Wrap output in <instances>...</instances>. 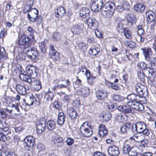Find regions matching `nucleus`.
Listing matches in <instances>:
<instances>
[{"label":"nucleus","instance_id":"obj_15","mask_svg":"<svg viewBox=\"0 0 156 156\" xmlns=\"http://www.w3.org/2000/svg\"><path fill=\"white\" fill-rule=\"evenodd\" d=\"M86 23L89 27L92 28L93 27H96L98 26V21L94 17H89L86 20Z\"/></svg>","mask_w":156,"mask_h":156},{"label":"nucleus","instance_id":"obj_23","mask_svg":"<svg viewBox=\"0 0 156 156\" xmlns=\"http://www.w3.org/2000/svg\"><path fill=\"white\" fill-rule=\"evenodd\" d=\"M103 122H107L111 118V115L109 112H103L100 115Z\"/></svg>","mask_w":156,"mask_h":156},{"label":"nucleus","instance_id":"obj_21","mask_svg":"<svg viewBox=\"0 0 156 156\" xmlns=\"http://www.w3.org/2000/svg\"><path fill=\"white\" fill-rule=\"evenodd\" d=\"M90 14V10L87 7H82L80 9V16L83 18H85L87 16H88Z\"/></svg>","mask_w":156,"mask_h":156},{"label":"nucleus","instance_id":"obj_60","mask_svg":"<svg viewBox=\"0 0 156 156\" xmlns=\"http://www.w3.org/2000/svg\"><path fill=\"white\" fill-rule=\"evenodd\" d=\"M15 130L16 132L17 133H20L23 131V129L21 127L19 126L15 128Z\"/></svg>","mask_w":156,"mask_h":156},{"label":"nucleus","instance_id":"obj_7","mask_svg":"<svg viewBox=\"0 0 156 156\" xmlns=\"http://www.w3.org/2000/svg\"><path fill=\"white\" fill-rule=\"evenodd\" d=\"M103 4V0H91L90 7L91 10L96 12L102 9Z\"/></svg>","mask_w":156,"mask_h":156},{"label":"nucleus","instance_id":"obj_8","mask_svg":"<svg viewBox=\"0 0 156 156\" xmlns=\"http://www.w3.org/2000/svg\"><path fill=\"white\" fill-rule=\"evenodd\" d=\"M46 120L44 118H42L38 121L36 124L37 132L39 134H41L46 128Z\"/></svg>","mask_w":156,"mask_h":156},{"label":"nucleus","instance_id":"obj_26","mask_svg":"<svg viewBox=\"0 0 156 156\" xmlns=\"http://www.w3.org/2000/svg\"><path fill=\"white\" fill-rule=\"evenodd\" d=\"M137 129V133H141L144 128H146V125L144 122H137L136 123Z\"/></svg>","mask_w":156,"mask_h":156},{"label":"nucleus","instance_id":"obj_43","mask_svg":"<svg viewBox=\"0 0 156 156\" xmlns=\"http://www.w3.org/2000/svg\"><path fill=\"white\" fill-rule=\"evenodd\" d=\"M137 75L140 78L141 80L142 81H145L144 77H148L150 75H148V76L147 77L146 76V75L143 72H138Z\"/></svg>","mask_w":156,"mask_h":156},{"label":"nucleus","instance_id":"obj_41","mask_svg":"<svg viewBox=\"0 0 156 156\" xmlns=\"http://www.w3.org/2000/svg\"><path fill=\"white\" fill-rule=\"evenodd\" d=\"M99 52V49L98 48L90 49L89 51V53L92 55L95 56Z\"/></svg>","mask_w":156,"mask_h":156},{"label":"nucleus","instance_id":"obj_12","mask_svg":"<svg viewBox=\"0 0 156 156\" xmlns=\"http://www.w3.org/2000/svg\"><path fill=\"white\" fill-rule=\"evenodd\" d=\"M38 11L35 8H32L30 13H28V18L31 21L35 22L38 19Z\"/></svg>","mask_w":156,"mask_h":156},{"label":"nucleus","instance_id":"obj_33","mask_svg":"<svg viewBox=\"0 0 156 156\" xmlns=\"http://www.w3.org/2000/svg\"><path fill=\"white\" fill-rule=\"evenodd\" d=\"M77 113L72 108L69 109V116L71 119H75L77 116Z\"/></svg>","mask_w":156,"mask_h":156},{"label":"nucleus","instance_id":"obj_29","mask_svg":"<svg viewBox=\"0 0 156 156\" xmlns=\"http://www.w3.org/2000/svg\"><path fill=\"white\" fill-rule=\"evenodd\" d=\"M49 56L50 58L52 59L54 61H57L59 58V53L56 50H55V51H53L49 52Z\"/></svg>","mask_w":156,"mask_h":156},{"label":"nucleus","instance_id":"obj_13","mask_svg":"<svg viewBox=\"0 0 156 156\" xmlns=\"http://www.w3.org/2000/svg\"><path fill=\"white\" fill-rule=\"evenodd\" d=\"M27 55L33 61H34L38 55V53L36 48H29L27 52Z\"/></svg>","mask_w":156,"mask_h":156},{"label":"nucleus","instance_id":"obj_4","mask_svg":"<svg viewBox=\"0 0 156 156\" xmlns=\"http://www.w3.org/2000/svg\"><path fill=\"white\" fill-rule=\"evenodd\" d=\"M34 40V37L32 34L29 35H24L19 38V44L24 46V48H27L31 45L32 42Z\"/></svg>","mask_w":156,"mask_h":156},{"label":"nucleus","instance_id":"obj_39","mask_svg":"<svg viewBox=\"0 0 156 156\" xmlns=\"http://www.w3.org/2000/svg\"><path fill=\"white\" fill-rule=\"evenodd\" d=\"M53 140L55 143H61L63 139L59 135L55 134L53 136Z\"/></svg>","mask_w":156,"mask_h":156},{"label":"nucleus","instance_id":"obj_36","mask_svg":"<svg viewBox=\"0 0 156 156\" xmlns=\"http://www.w3.org/2000/svg\"><path fill=\"white\" fill-rule=\"evenodd\" d=\"M31 3L30 4H27L24 7L23 11L24 13H26L28 12V13H30L31 11V7L33 6V2H31Z\"/></svg>","mask_w":156,"mask_h":156},{"label":"nucleus","instance_id":"obj_62","mask_svg":"<svg viewBox=\"0 0 156 156\" xmlns=\"http://www.w3.org/2000/svg\"><path fill=\"white\" fill-rule=\"evenodd\" d=\"M95 33L96 35L98 38H102L103 37V35L102 33L98 30H96L95 31Z\"/></svg>","mask_w":156,"mask_h":156},{"label":"nucleus","instance_id":"obj_22","mask_svg":"<svg viewBox=\"0 0 156 156\" xmlns=\"http://www.w3.org/2000/svg\"><path fill=\"white\" fill-rule=\"evenodd\" d=\"M85 74L87 78L88 83L90 85H92L93 81L96 78L95 76H91L90 75V72L89 69L85 70Z\"/></svg>","mask_w":156,"mask_h":156},{"label":"nucleus","instance_id":"obj_31","mask_svg":"<svg viewBox=\"0 0 156 156\" xmlns=\"http://www.w3.org/2000/svg\"><path fill=\"white\" fill-rule=\"evenodd\" d=\"M139 98V95L132 93L128 95L127 98L131 101L130 102H133L137 101Z\"/></svg>","mask_w":156,"mask_h":156},{"label":"nucleus","instance_id":"obj_47","mask_svg":"<svg viewBox=\"0 0 156 156\" xmlns=\"http://www.w3.org/2000/svg\"><path fill=\"white\" fill-rule=\"evenodd\" d=\"M149 64L150 66L148 67V69H149L148 70V74L151 75L150 77H151V76H153V73L156 72V70H155L152 69L151 63H149Z\"/></svg>","mask_w":156,"mask_h":156},{"label":"nucleus","instance_id":"obj_45","mask_svg":"<svg viewBox=\"0 0 156 156\" xmlns=\"http://www.w3.org/2000/svg\"><path fill=\"white\" fill-rule=\"evenodd\" d=\"M36 101V99L33 96L30 97V99L28 101V103L26 104L28 106L32 105H33L34 103Z\"/></svg>","mask_w":156,"mask_h":156},{"label":"nucleus","instance_id":"obj_58","mask_svg":"<svg viewBox=\"0 0 156 156\" xmlns=\"http://www.w3.org/2000/svg\"><path fill=\"white\" fill-rule=\"evenodd\" d=\"M147 64L144 62H142L140 63V66L144 70L147 69L148 67H147Z\"/></svg>","mask_w":156,"mask_h":156},{"label":"nucleus","instance_id":"obj_11","mask_svg":"<svg viewBox=\"0 0 156 156\" xmlns=\"http://www.w3.org/2000/svg\"><path fill=\"white\" fill-rule=\"evenodd\" d=\"M135 90L140 95L144 96V94H147V87L140 83L136 84L135 86Z\"/></svg>","mask_w":156,"mask_h":156},{"label":"nucleus","instance_id":"obj_3","mask_svg":"<svg viewBox=\"0 0 156 156\" xmlns=\"http://www.w3.org/2000/svg\"><path fill=\"white\" fill-rule=\"evenodd\" d=\"M141 50L146 61L150 63L152 67L156 66V57L153 55L151 49L146 47L142 48Z\"/></svg>","mask_w":156,"mask_h":156},{"label":"nucleus","instance_id":"obj_63","mask_svg":"<svg viewBox=\"0 0 156 156\" xmlns=\"http://www.w3.org/2000/svg\"><path fill=\"white\" fill-rule=\"evenodd\" d=\"M142 131H143L141 132V133H142L144 135H145L147 136L150 133L148 129L146 128H146H144Z\"/></svg>","mask_w":156,"mask_h":156},{"label":"nucleus","instance_id":"obj_54","mask_svg":"<svg viewBox=\"0 0 156 156\" xmlns=\"http://www.w3.org/2000/svg\"><path fill=\"white\" fill-rule=\"evenodd\" d=\"M35 82L37 84V85H35V86L34 87L35 89L36 90H38L41 89V85L40 82L39 81L37 80Z\"/></svg>","mask_w":156,"mask_h":156},{"label":"nucleus","instance_id":"obj_53","mask_svg":"<svg viewBox=\"0 0 156 156\" xmlns=\"http://www.w3.org/2000/svg\"><path fill=\"white\" fill-rule=\"evenodd\" d=\"M141 143L140 145V146L142 147V148H145V147H146L147 146V140H140Z\"/></svg>","mask_w":156,"mask_h":156},{"label":"nucleus","instance_id":"obj_24","mask_svg":"<svg viewBox=\"0 0 156 156\" xmlns=\"http://www.w3.org/2000/svg\"><path fill=\"white\" fill-rule=\"evenodd\" d=\"M145 9V6L141 3H138L134 6V10L139 13H142Z\"/></svg>","mask_w":156,"mask_h":156},{"label":"nucleus","instance_id":"obj_51","mask_svg":"<svg viewBox=\"0 0 156 156\" xmlns=\"http://www.w3.org/2000/svg\"><path fill=\"white\" fill-rule=\"evenodd\" d=\"M126 44L130 48H133V47H135L136 45V43L134 41H132L126 42Z\"/></svg>","mask_w":156,"mask_h":156},{"label":"nucleus","instance_id":"obj_5","mask_svg":"<svg viewBox=\"0 0 156 156\" xmlns=\"http://www.w3.org/2000/svg\"><path fill=\"white\" fill-rule=\"evenodd\" d=\"M88 122H84L80 128V131L82 135L86 137L91 136L93 133V128L90 126H88Z\"/></svg>","mask_w":156,"mask_h":156},{"label":"nucleus","instance_id":"obj_1","mask_svg":"<svg viewBox=\"0 0 156 156\" xmlns=\"http://www.w3.org/2000/svg\"><path fill=\"white\" fill-rule=\"evenodd\" d=\"M23 78L24 81L29 83L28 84L22 85L20 84H17L16 86V89L19 93L22 95H25L27 93V91L29 90L31 86L32 80L30 77L27 75H24Z\"/></svg>","mask_w":156,"mask_h":156},{"label":"nucleus","instance_id":"obj_52","mask_svg":"<svg viewBox=\"0 0 156 156\" xmlns=\"http://www.w3.org/2000/svg\"><path fill=\"white\" fill-rule=\"evenodd\" d=\"M6 52L3 47L0 48V58L5 56Z\"/></svg>","mask_w":156,"mask_h":156},{"label":"nucleus","instance_id":"obj_9","mask_svg":"<svg viewBox=\"0 0 156 156\" xmlns=\"http://www.w3.org/2000/svg\"><path fill=\"white\" fill-rule=\"evenodd\" d=\"M83 28V24L78 23L71 26L70 31L73 34H78L82 32Z\"/></svg>","mask_w":156,"mask_h":156},{"label":"nucleus","instance_id":"obj_50","mask_svg":"<svg viewBox=\"0 0 156 156\" xmlns=\"http://www.w3.org/2000/svg\"><path fill=\"white\" fill-rule=\"evenodd\" d=\"M53 94L52 93H49L46 94L45 97L47 101H52L53 98Z\"/></svg>","mask_w":156,"mask_h":156},{"label":"nucleus","instance_id":"obj_46","mask_svg":"<svg viewBox=\"0 0 156 156\" xmlns=\"http://www.w3.org/2000/svg\"><path fill=\"white\" fill-rule=\"evenodd\" d=\"M133 133H137V129L136 124L131 123L130 126V129Z\"/></svg>","mask_w":156,"mask_h":156},{"label":"nucleus","instance_id":"obj_14","mask_svg":"<svg viewBox=\"0 0 156 156\" xmlns=\"http://www.w3.org/2000/svg\"><path fill=\"white\" fill-rule=\"evenodd\" d=\"M129 105L130 108L132 109H135L138 111H142L144 110V105L140 103H139L137 101L133 102H130Z\"/></svg>","mask_w":156,"mask_h":156},{"label":"nucleus","instance_id":"obj_25","mask_svg":"<svg viewBox=\"0 0 156 156\" xmlns=\"http://www.w3.org/2000/svg\"><path fill=\"white\" fill-rule=\"evenodd\" d=\"M128 23L130 25H132L136 23V17L133 15H128L126 17Z\"/></svg>","mask_w":156,"mask_h":156},{"label":"nucleus","instance_id":"obj_44","mask_svg":"<svg viewBox=\"0 0 156 156\" xmlns=\"http://www.w3.org/2000/svg\"><path fill=\"white\" fill-rule=\"evenodd\" d=\"M61 37V35L60 33H54L52 38H53V41H58Z\"/></svg>","mask_w":156,"mask_h":156},{"label":"nucleus","instance_id":"obj_61","mask_svg":"<svg viewBox=\"0 0 156 156\" xmlns=\"http://www.w3.org/2000/svg\"><path fill=\"white\" fill-rule=\"evenodd\" d=\"M116 108L117 106L116 104H111V105H109L108 108L111 110L112 111H114Z\"/></svg>","mask_w":156,"mask_h":156},{"label":"nucleus","instance_id":"obj_55","mask_svg":"<svg viewBox=\"0 0 156 156\" xmlns=\"http://www.w3.org/2000/svg\"><path fill=\"white\" fill-rule=\"evenodd\" d=\"M53 105L54 107L58 109H60L61 108V105L57 101H55L53 103Z\"/></svg>","mask_w":156,"mask_h":156},{"label":"nucleus","instance_id":"obj_20","mask_svg":"<svg viewBox=\"0 0 156 156\" xmlns=\"http://www.w3.org/2000/svg\"><path fill=\"white\" fill-rule=\"evenodd\" d=\"M78 94L86 97L89 94V90L88 87H84L77 90Z\"/></svg>","mask_w":156,"mask_h":156},{"label":"nucleus","instance_id":"obj_6","mask_svg":"<svg viewBox=\"0 0 156 156\" xmlns=\"http://www.w3.org/2000/svg\"><path fill=\"white\" fill-rule=\"evenodd\" d=\"M118 109L119 111L125 115L126 117L129 116L130 114L134 113V110L130 108L129 102H128L126 105L119 106Z\"/></svg>","mask_w":156,"mask_h":156},{"label":"nucleus","instance_id":"obj_34","mask_svg":"<svg viewBox=\"0 0 156 156\" xmlns=\"http://www.w3.org/2000/svg\"><path fill=\"white\" fill-rule=\"evenodd\" d=\"M39 46L41 52L43 54V56L45 57L46 56L45 52H46L47 49L46 46L43 42L39 43Z\"/></svg>","mask_w":156,"mask_h":156},{"label":"nucleus","instance_id":"obj_2","mask_svg":"<svg viewBox=\"0 0 156 156\" xmlns=\"http://www.w3.org/2000/svg\"><path fill=\"white\" fill-rule=\"evenodd\" d=\"M115 9V5L112 2H106L102 7L101 14L104 17L110 18L113 15Z\"/></svg>","mask_w":156,"mask_h":156},{"label":"nucleus","instance_id":"obj_10","mask_svg":"<svg viewBox=\"0 0 156 156\" xmlns=\"http://www.w3.org/2000/svg\"><path fill=\"white\" fill-rule=\"evenodd\" d=\"M108 94L109 93L105 88L97 90L96 91V97L100 100L107 98Z\"/></svg>","mask_w":156,"mask_h":156},{"label":"nucleus","instance_id":"obj_27","mask_svg":"<svg viewBox=\"0 0 156 156\" xmlns=\"http://www.w3.org/2000/svg\"><path fill=\"white\" fill-rule=\"evenodd\" d=\"M47 125L48 129L50 131L53 130L56 128L55 122L53 120H48Z\"/></svg>","mask_w":156,"mask_h":156},{"label":"nucleus","instance_id":"obj_28","mask_svg":"<svg viewBox=\"0 0 156 156\" xmlns=\"http://www.w3.org/2000/svg\"><path fill=\"white\" fill-rule=\"evenodd\" d=\"M107 82L108 83L107 84L108 87H111L112 89L115 90H119L121 89V88L120 87L118 84L109 81H108Z\"/></svg>","mask_w":156,"mask_h":156},{"label":"nucleus","instance_id":"obj_30","mask_svg":"<svg viewBox=\"0 0 156 156\" xmlns=\"http://www.w3.org/2000/svg\"><path fill=\"white\" fill-rule=\"evenodd\" d=\"M57 13L55 14L57 17L59 18L63 16L65 13V10L62 7H60L57 9Z\"/></svg>","mask_w":156,"mask_h":156},{"label":"nucleus","instance_id":"obj_35","mask_svg":"<svg viewBox=\"0 0 156 156\" xmlns=\"http://www.w3.org/2000/svg\"><path fill=\"white\" fill-rule=\"evenodd\" d=\"M113 96L112 100L114 101L119 102L124 100L123 98L120 95L114 94Z\"/></svg>","mask_w":156,"mask_h":156},{"label":"nucleus","instance_id":"obj_32","mask_svg":"<svg viewBox=\"0 0 156 156\" xmlns=\"http://www.w3.org/2000/svg\"><path fill=\"white\" fill-rule=\"evenodd\" d=\"M78 49L82 52H85L87 49V46L86 43L81 42L78 44Z\"/></svg>","mask_w":156,"mask_h":156},{"label":"nucleus","instance_id":"obj_48","mask_svg":"<svg viewBox=\"0 0 156 156\" xmlns=\"http://www.w3.org/2000/svg\"><path fill=\"white\" fill-rule=\"evenodd\" d=\"M7 34V31L5 30V28H2L0 34V38L4 39L5 36H6Z\"/></svg>","mask_w":156,"mask_h":156},{"label":"nucleus","instance_id":"obj_38","mask_svg":"<svg viewBox=\"0 0 156 156\" xmlns=\"http://www.w3.org/2000/svg\"><path fill=\"white\" fill-rule=\"evenodd\" d=\"M131 148L129 145L127 144H124L122 150L123 153L125 154H129L131 150Z\"/></svg>","mask_w":156,"mask_h":156},{"label":"nucleus","instance_id":"obj_64","mask_svg":"<svg viewBox=\"0 0 156 156\" xmlns=\"http://www.w3.org/2000/svg\"><path fill=\"white\" fill-rule=\"evenodd\" d=\"M93 156H105V155L100 152L96 151L94 153Z\"/></svg>","mask_w":156,"mask_h":156},{"label":"nucleus","instance_id":"obj_42","mask_svg":"<svg viewBox=\"0 0 156 156\" xmlns=\"http://www.w3.org/2000/svg\"><path fill=\"white\" fill-rule=\"evenodd\" d=\"M37 148L38 149V152L39 153L44 152L45 151V147L44 145L41 143H40L37 145Z\"/></svg>","mask_w":156,"mask_h":156},{"label":"nucleus","instance_id":"obj_16","mask_svg":"<svg viewBox=\"0 0 156 156\" xmlns=\"http://www.w3.org/2000/svg\"><path fill=\"white\" fill-rule=\"evenodd\" d=\"M34 142V138L32 136H27L24 140V145L28 147H32Z\"/></svg>","mask_w":156,"mask_h":156},{"label":"nucleus","instance_id":"obj_40","mask_svg":"<svg viewBox=\"0 0 156 156\" xmlns=\"http://www.w3.org/2000/svg\"><path fill=\"white\" fill-rule=\"evenodd\" d=\"M123 34L128 39H131L132 37V34L128 29H123Z\"/></svg>","mask_w":156,"mask_h":156},{"label":"nucleus","instance_id":"obj_57","mask_svg":"<svg viewBox=\"0 0 156 156\" xmlns=\"http://www.w3.org/2000/svg\"><path fill=\"white\" fill-rule=\"evenodd\" d=\"M1 129L4 131L5 132H9V128L8 125L7 124H6L5 123V125H4L3 126V127H2Z\"/></svg>","mask_w":156,"mask_h":156},{"label":"nucleus","instance_id":"obj_56","mask_svg":"<svg viewBox=\"0 0 156 156\" xmlns=\"http://www.w3.org/2000/svg\"><path fill=\"white\" fill-rule=\"evenodd\" d=\"M65 119L64 118L58 117L57 121V123L60 125L63 124L65 121Z\"/></svg>","mask_w":156,"mask_h":156},{"label":"nucleus","instance_id":"obj_49","mask_svg":"<svg viewBox=\"0 0 156 156\" xmlns=\"http://www.w3.org/2000/svg\"><path fill=\"white\" fill-rule=\"evenodd\" d=\"M122 115L120 113L117 114L115 115V119L118 122H120L122 121Z\"/></svg>","mask_w":156,"mask_h":156},{"label":"nucleus","instance_id":"obj_37","mask_svg":"<svg viewBox=\"0 0 156 156\" xmlns=\"http://www.w3.org/2000/svg\"><path fill=\"white\" fill-rule=\"evenodd\" d=\"M122 6L125 11L128 12V14L129 13V12L130 11V7L129 2L126 1H124L122 4Z\"/></svg>","mask_w":156,"mask_h":156},{"label":"nucleus","instance_id":"obj_59","mask_svg":"<svg viewBox=\"0 0 156 156\" xmlns=\"http://www.w3.org/2000/svg\"><path fill=\"white\" fill-rule=\"evenodd\" d=\"M129 155L131 156H136L137 155V152L136 151L133 150V149L131 147V150L129 154Z\"/></svg>","mask_w":156,"mask_h":156},{"label":"nucleus","instance_id":"obj_17","mask_svg":"<svg viewBox=\"0 0 156 156\" xmlns=\"http://www.w3.org/2000/svg\"><path fill=\"white\" fill-rule=\"evenodd\" d=\"M145 14L148 23L151 24L152 22L155 21V15L153 11L151 10L147 11L145 12Z\"/></svg>","mask_w":156,"mask_h":156},{"label":"nucleus","instance_id":"obj_19","mask_svg":"<svg viewBox=\"0 0 156 156\" xmlns=\"http://www.w3.org/2000/svg\"><path fill=\"white\" fill-rule=\"evenodd\" d=\"M108 133V131L105 126L103 124H101L99 126L98 134L101 137L106 136Z\"/></svg>","mask_w":156,"mask_h":156},{"label":"nucleus","instance_id":"obj_18","mask_svg":"<svg viewBox=\"0 0 156 156\" xmlns=\"http://www.w3.org/2000/svg\"><path fill=\"white\" fill-rule=\"evenodd\" d=\"M108 152L111 156H118L119 154V148L115 146H110L108 148Z\"/></svg>","mask_w":156,"mask_h":156}]
</instances>
